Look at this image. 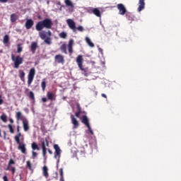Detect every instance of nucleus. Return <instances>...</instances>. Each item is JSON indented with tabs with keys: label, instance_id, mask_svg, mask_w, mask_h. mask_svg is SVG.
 <instances>
[{
	"label": "nucleus",
	"instance_id": "obj_52",
	"mask_svg": "<svg viewBox=\"0 0 181 181\" xmlns=\"http://www.w3.org/2000/svg\"><path fill=\"white\" fill-rule=\"evenodd\" d=\"M4 139H6V132L4 131Z\"/></svg>",
	"mask_w": 181,
	"mask_h": 181
},
{
	"label": "nucleus",
	"instance_id": "obj_10",
	"mask_svg": "<svg viewBox=\"0 0 181 181\" xmlns=\"http://www.w3.org/2000/svg\"><path fill=\"white\" fill-rule=\"evenodd\" d=\"M16 162L13 160V159L11 158L8 163V165L7 167V168L6 169V170H11L13 175L15 174L16 173V167H11L12 165H15Z\"/></svg>",
	"mask_w": 181,
	"mask_h": 181
},
{
	"label": "nucleus",
	"instance_id": "obj_19",
	"mask_svg": "<svg viewBox=\"0 0 181 181\" xmlns=\"http://www.w3.org/2000/svg\"><path fill=\"white\" fill-rule=\"evenodd\" d=\"M47 96L48 100L51 101L56 100V95L50 91L47 92Z\"/></svg>",
	"mask_w": 181,
	"mask_h": 181
},
{
	"label": "nucleus",
	"instance_id": "obj_2",
	"mask_svg": "<svg viewBox=\"0 0 181 181\" xmlns=\"http://www.w3.org/2000/svg\"><path fill=\"white\" fill-rule=\"evenodd\" d=\"M11 59L14 62V68L15 69H18L19 66L23 64V58L21 57L20 55L15 56L13 54L11 55Z\"/></svg>",
	"mask_w": 181,
	"mask_h": 181
},
{
	"label": "nucleus",
	"instance_id": "obj_8",
	"mask_svg": "<svg viewBox=\"0 0 181 181\" xmlns=\"http://www.w3.org/2000/svg\"><path fill=\"white\" fill-rule=\"evenodd\" d=\"M66 24L69 26V29L72 30L74 33H76V23L72 19L66 20Z\"/></svg>",
	"mask_w": 181,
	"mask_h": 181
},
{
	"label": "nucleus",
	"instance_id": "obj_25",
	"mask_svg": "<svg viewBox=\"0 0 181 181\" xmlns=\"http://www.w3.org/2000/svg\"><path fill=\"white\" fill-rule=\"evenodd\" d=\"M42 148L43 156L45 157L47 155V148H46L45 141H42Z\"/></svg>",
	"mask_w": 181,
	"mask_h": 181
},
{
	"label": "nucleus",
	"instance_id": "obj_9",
	"mask_svg": "<svg viewBox=\"0 0 181 181\" xmlns=\"http://www.w3.org/2000/svg\"><path fill=\"white\" fill-rule=\"evenodd\" d=\"M54 149H55V153L54 155V157H55V158H58V163H59L62 150L60 149L58 144H54Z\"/></svg>",
	"mask_w": 181,
	"mask_h": 181
},
{
	"label": "nucleus",
	"instance_id": "obj_42",
	"mask_svg": "<svg viewBox=\"0 0 181 181\" xmlns=\"http://www.w3.org/2000/svg\"><path fill=\"white\" fill-rule=\"evenodd\" d=\"M9 1V0H0L1 4H6Z\"/></svg>",
	"mask_w": 181,
	"mask_h": 181
},
{
	"label": "nucleus",
	"instance_id": "obj_44",
	"mask_svg": "<svg viewBox=\"0 0 181 181\" xmlns=\"http://www.w3.org/2000/svg\"><path fill=\"white\" fill-rule=\"evenodd\" d=\"M45 146L49 147V141L47 140V139H45Z\"/></svg>",
	"mask_w": 181,
	"mask_h": 181
},
{
	"label": "nucleus",
	"instance_id": "obj_5",
	"mask_svg": "<svg viewBox=\"0 0 181 181\" xmlns=\"http://www.w3.org/2000/svg\"><path fill=\"white\" fill-rule=\"evenodd\" d=\"M117 8L119 11V15L124 16L127 13V8L122 4H118L117 5Z\"/></svg>",
	"mask_w": 181,
	"mask_h": 181
},
{
	"label": "nucleus",
	"instance_id": "obj_40",
	"mask_svg": "<svg viewBox=\"0 0 181 181\" xmlns=\"http://www.w3.org/2000/svg\"><path fill=\"white\" fill-rule=\"evenodd\" d=\"M76 30H78V31H79V32H83L84 31V28L81 25L76 28Z\"/></svg>",
	"mask_w": 181,
	"mask_h": 181
},
{
	"label": "nucleus",
	"instance_id": "obj_51",
	"mask_svg": "<svg viewBox=\"0 0 181 181\" xmlns=\"http://www.w3.org/2000/svg\"><path fill=\"white\" fill-rule=\"evenodd\" d=\"M10 122H11V124H13V122H14L13 119H10Z\"/></svg>",
	"mask_w": 181,
	"mask_h": 181
},
{
	"label": "nucleus",
	"instance_id": "obj_38",
	"mask_svg": "<svg viewBox=\"0 0 181 181\" xmlns=\"http://www.w3.org/2000/svg\"><path fill=\"white\" fill-rule=\"evenodd\" d=\"M1 120H2L4 122L6 123V122H7V116H6V115H2L1 116Z\"/></svg>",
	"mask_w": 181,
	"mask_h": 181
},
{
	"label": "nucleus",
	"instance_id": "obj_45",
	"mask_svg": "<svg viewBox=\"0 0 181 181\" xmlns=\"http://www.w3.org/2000/svg\"><path fill=\"white\" fill-rule=\"evenodd\" d=\"M37 156V152H35V151H33V158H35L36 156Z\"/></svg>",
	"mask_w": 181,
	"mask_h": 181
},
{
	"label": "nucleus",
	"instance_id": "obj_4",
	"mask_svg": "<svg viewBox=\"0 0 181 181\" xmlns=\"http://www.w3.org/2000/svg\"><path fill=\"white\" fill-rule=\"evenodd\" d=\"M35 68H31L29 72V74L28 76V87L30 86L31 83H33L35 75Z\"/></svg>",
	"mask_w": 181,
	"mask_h": 181
},
{
	"label": "nucleus",
	"instance_id": "obj_36",
	"mask_svg": "<svg viewBox=\"0 0 181 181\" xmlns=\"http://www.w3.org/2000/svg\"><path fill=\"white\" fill-rule=\"evenodd\" d=\"M27 168L30 170H33L32 163H31L30 160H27Z\"/></svg>",
	"mask_w": 181,
	"mask_h": 181
},
{
	"label": "nucleus",
	"instance_id": "obj_55",
	"mask_svg": "<svg viewBox=\"0 0 181 181\" xmlns=\"http://www.w3.org/2000/svg\"><path fill=\"white\" fill-rule=\"evenodd\" d=\"M126 16L127 17V16H128V14H126Z\"/></svg>",
	"mask_w": 181,
	"mask_h": 181
},
{
	"label": "nucleus",
	"instance_id": "obj_20",
	"mask_svg": "<svg viewBox=\"0 0 181 181\" xmlns=\"http://www.w3.org/2000/svg\"><path fill=\"white\" fill-rule=\"evenodd\" d=\"M93 15L98 18H101L100 11L98 8H93Z\"/></svg>",
	"mask_w": 181,
	"mask_h": 181
},
{
	"label": "nucleus",
	"instance_id": "obj_34",
	"mask_svg": "<svg viewBox=\"0 0 181 181\" xmlns=\"http://www.w3.org/2000/svg\"><path fill=\"white\" fill-rule=\"evenodd\" d=\"M25 73L23 71H20V78L21 79V81H24V78H25Z\"/></svg>",
	"mask_w": 181,
	"mask_h": 181
},
{
	"label": "nucleus",
	"instance_id": "obj_3",
	"mask_svg": "<svg viewBox=\"0 0 181 181\" xmlns=\"http://www.w3.org/2000/svg\"><path fill=\"white\" fill-rule=\"evenodd\" d=\"M81 122H82V124H85V126L88 127V130H89V133H90V134L92 135H94V132L89 124V119L86 115H83L82 117H81Z\"/></svg>",
	"mask_w": 181,
	"mask_h": 181
},
{
	"label": "nucleus",
	"instance_id": "obj_6",
	"mask_svg": "<svg viewBox=\"0 0 181 181\" xmlns=\"http://www.w3.org/2000/svg\"><path fill=\"white\" fill-rule=\"evenodd\" d=\"M83 55H78V57H76V64H78V67H79V69L82 71H86V69L83 67Z\"/></svg>",
	"mask_w": 181,
	"mask_h": 181
},
{
	"label": "nucleus",
	"instance_id": "obj_13",
	"mask_svg": "<svg viewBox=\"0 0 181 181\" xmlns=\"http://www.w3.org/2000/svg\"><path fill=\"white\" fill-rule=\"evenodd\" d=\"M23 127L24 132H27L30 129L29 121L27 119H23Z\"/></svg>",
	"mask_w": 181,
	"mask_h": 181
},
{
	"label": "nucleus",
	"instance_id": "obj_33",
	"mask_svg": "<svg viewBox=\"0 0 181 181\" xmlns=\"http://www.w3.org/2000/svg\"><path fill=\"white\" fill-rule=\"evenodd\" d=\"M59 37L61 39H66L67 37V33L66 32H61L59 33Z\"/></svg>",
	"mask_w": 181,
	"mask_h": 181
},
{
	"label": "nucleus",
	"instance_id": "obj_17",
	"mask_svg": "<svg viewBox=\"0 0 181 181\" xmlns=\"http://www.w3.org/2000/svg\"><path fill=\"white\" fill-rule=\"evenodd\" d=\"M71 120L72 121V124H74V129H77L79 126V122L74 115H71Z\"/></svg>",
	"mask_w": 181,
	"mask_h": 181
},
{
	"label": "nucleus",
	"instance_id": "obj_35",
	"mask_svg": "<svg viewBox=\"0 0 181 181\" xmlns=\"http://www.w3.org/2000/svg\"><path fill=\"white\" fill-rule=\"evenodd\" d=\"M29 97L34 102L35 101V94H34V93L33 91H30Z\"/></svg>",
	"mask_w": 181,
	"mask_h": 181
},
{
	"label": "nucleus",
	"instance_id": "obj_50",
	"mask_svg": "<svg viewBox=\"0 0 181 181\" xmlns=\"http://www.w3.org/2000/svg\"><path fill=\"white\" fill-rule=\"evenodd\" d=\"M37 18H38L39 20H42V16H41L40 15H39V16H37Z\"/></svg>",
	"mask_w": 181,
	"mask_h": 181
},
{
	"label": "nucleus",
	"instance_id": "obj_48",
	"mask_svg": "<svg viewBox=\"0 0 181 181\" xmlns=\"http://www.w3.org/2000/svg\"><path fill=\"white\" fill-rule=\"evenodd\" d=\"M101 96L104 98H107V95L105 93H102Z\"/></svg>",
	"mask_w": 181,
	"mask_h": 181
},
{
	"label": "nucleus",
	"instance_id": "obj_41",
	"mask_svg": "<svg viewBox=\"0 0 181 181\" xmlns=\"http://www.w3.org/2000/svg\"><path fill=\"white\" fill-rule=\"evenodd\" d=\"M93 8H88V13H89V14H93Z\"/></svg>",
	"mask_w": 181,
	"mask_h": 181
},
{
	"label": "nucleus",
	"instance_id": "obj_30",
	"mask_svg": "<svg viewBox=\"0 0 181 181\" xmlns=\"http://www.w3.org/2000/svg\"><path fill=\"white\" fill-rule=\"evenodd\" d=\"M41 86H42V90L45 91L46 86H47V83H46V79L45 78L42 79Z\"/></svg>",
	"mask_w": 181,
	"mask_h": 181
},
{
	"label": "nucleus",
	"instance_id": "obj_18",
	"mask_svg": "<svg viewBox=\"0 0 181 181\" xmlns=\"http://www.w3.org/2000/svg\"><path fill=\"white\" fill-rule=\"evenodd\" d=\"M17 132L18 134L15 136V141L16 142H19V139H21V137H23V135L21 132H20V126H17Z\"/></svg>",
	"mask_w": 181,
	"mask_h": 181
},
{
	"label": "nucleus",
	"instance_id": "obj_43",
	"mask_svg": "<svg viewBox=\"0 0 181 181\" xmlns=\"http://www.w3.org/2000/svg\"><path fill=\"white\" fill-rule=\"evenodd\" d=\"M3 103H4V100L2 99L1 95H0V105H3Z\"/></svg>",
	"mask_w": 181,
	"mask_h": 181
},
{
	"label": "nucleus",
	"instance_id": "obj_14",
	"mask_svg": "<svg viewBox=\"0 0 181 181\" xmlns=\"http://www.w3.org/2000/svg\"><path fill=\"white\" fill-rule=\"evenodd\" d=\"M33 25H34V21L31 18L28 19L25 25L26 29L30 30Z\"/></svg>",
	"mask_w": 181,
	"mask_h": 181
},
{
	"label": "nucleus",
	"instance_id": "obj_21",
	"mask_svg": "<svg viewBox=\"0 0 181 181\" xmlns=\"http://www.w3.org/2000/svg\"><path fill=\"white\" fill-rule=\"evenodd\" d=\"M16 119L18 121L22 120L23 122V119H26V118L23 117L21 112L19 111L16 112Z\"/></svg>",
	"mask_w": 181,
	"mask_h": 181
},
{
	"label": "nucleus",
	"instance_id": "obj_7",
	"mask_svg": "<svg viewBox=\"0 0 181 181\" xmlns=\"http://www.w3.org/2000/svg\"><path fill=\"white\" fill-rule=\"evenodd\" d=\"M16 143L18 144V150L21 151V153L23 154L26 153V145L24 142H21V139H19V141H16Z\"/></svg>",
	"mask_w": 181,
	"mask_h": 181
},
{
	"label": "nucleus",
	"instance_id": "obj_32",
	"mask_svg": "<svg viewBox=\"0 0 181 181\" xmlns=\"http://www.w3.org/2000/svg\"><path fill=\"white\" fill-rule=\"evenodd\" d=\"M59 175H61L59 181H64L63 168H59Z\"/></svg>",
	"mask_w": 181,
	"mask_h": 181
},
{
	"label": "nucleus",
	"instance_id": "obj_26",
	"mask_svg": "<svg viewBox=\"0 0 181 181\" xmlns=\"http://www.w3.org/2000/svg\"><path fill=\"white\" fill-rule=\"evenodd\" d=\"M18 20V16L16 13H12L11 15V21L15 23Z\"/></svg>",
	"mask_w": 181,
	"mask_h": 181
},
{
	"label": "nucleus",
	"instance_id": "obj_23",
	"mask_svg": "<svg viewBox=\"0 0 181 181\" xmlns=\"http://www.w3.org/2000/svg\"><path fill=\"white\" fill-rule=\"evenodd\" d=\"M59 49H61V52H62V53L67 54V50H66V44H62V45H61V47H59Z\"/></svg>",
	"mask_w": 181,
	"mask_h": 181
},
{
	"label": "nucleus",
	"instance_id": "obj_27",
	"mask_svg": "<svg viewBox=\"0 0 181 181\" xmlns=\"http://www.w3.org/2000/svg\"><path fill=\"white\" fill-rule=\"evenodd\" d=\"M65 5L68 7L74 8V6L71 0H65Z\"/></svg>",
	"mask_w": 181,
	"mask_h": 181
},
{
	"label": "nucleus",
	"instance_id": "obj_47",
	"mask_svg": "<svg viewBox=\"0 0 181 181\" xmlns=\"http://www.w3.org/2000/svg\"><path fill=\"white\" fill-rule=\"evenodd\" d=\"M3 179H4V181H8V177H6V175H4Z\"/></svg>",
	"mask_w": 181,
	"mask_h": 181
},
{
	"label": "nucleus",
	"instance_id": "obj_16",
	"mask_svg": "<svg viewBox=\"0 0 181 181\" xmlns=\"http://www.w3.org/2000/svg\"><path fill=\"white\" fill-rule=\"evenodd\" d=\"M74 45V40L71 39L69 40V43H68V52L72 54L73 52H74V50H73V46Z\"/></svg>",
	"mask_w": 181,
	"mask_h": 181
},
{
	"label": "nucleus",
	"instance_id": "obj_31",
	"mask_svg": "<svg viewBox=\"0 0 181 181\" xmlns=\"http://www.w3.org/2000/svg\"><path fill=\"white\" fill-rule=\"evenodd\" d=\"M32 148L33 151L40 150L39 146L36 144V142L32 143Z\"/></svg>",
	"mask_w": 181,
	"mask_h": 181
},
{
	"label": "nucleus",
	"instance_id": "obj_22",
	"mask_svg": "<svg viewBox=\"0 0 181 181\" xmlns=\"http://www.w3.org/2000/svg\"><path fill=\"white\" fill-rule=\"evenodd\" d=\"M43 175L47 179L49 177L48 168L47 165H44L43 168Z\"/></svg>",
	"mask_w": 181,
	"mask_h": 181
},
{
	"label": "nucleus",
	"instance_id": "obj_15",
	"mask_svg": "<svg viewBox=\"0 0 181 181\" xmlns=\"http://www.w3.org/2000/svg\"><path fill=\"white\" fill-rule=\"evenodd\" d=\"M38 48V45L37 42H33L30 47V52L34 54H35L36 49Z\"/></svg>",
	"mask_w": 181,
	"mask_h": 181
},
{
	"label": "nucleus",
	"instance_id": "obj_11",
	"mask_svg": "<svg viewBox=\"0 0 181 181\" xmlns=\"http://www.w3.org/2000/svg\"><path fill=\"white\" fill-rule=\"evenodd\" d=\"M55 62L58 63V64H61L62 65L64 64L65 62V59L64 57L62 54H57L55 55Z\"/></svg>",
	"mask_w": 181,
	"mask_h": 181
},
{
	"label": "nucleus",
	"instance_id": "obj_28",
	"mask_svg": "<svg viewBox=\"0 0 181 181\" xmlns=\"http://www.w3.org/2000/svg\"><path fill=\"white\" fill-rule=\"evenodd\" d=\"M9 36L8 35H4V44L6 45H8L9 43Z\"/></svg>",
	"mask_w": 181,
	"mask_h": 181
},
{
	"label": "nucleus",
	"instance_id": "obj_37",
	"mask_svg": "<svg viewBox=\"0 0 181 181\" xmlns=\"http://www.w3.org/2000/svg\"><path fill=\"white\" fill-rule=\"evenodd\" d=\"M8 127L9 129V131L11 134H14V129L12 124H8Z\"/></svg>",
	"mask_w": 181,
	"mask_h": 181
},
{
	"label": "nucleus",
	"instance_id": "obj_12",
	"mask_svg": "<svg viewBox=\"0 0 181 181\" xmlns=\"http://www.w3.org/2000/svg\"><path fill=\"white\" fill-rule=\"evenodd\" d=\"M145 1L146 0H139L138 8H137L138 12H141L143 10L145 9V6H146Z\"/></svg>",
	"mask_w": 181,
	"mask_h": 181
},
{
	"label": "nucleus",
	"instance_id": "obj_24",
	"mask_svg": "<svg viewBox=\"0 0 181 181\" xmlns=\"http://www.w3.org/2000/svg\"><path fill=\"white\" fill-rule=\"evenodd\" d=\"M85 40L86 41V43H88V45H89V47L92 48L95 47V45L91 42L90 39L88 37H86L85 38Z\"/></svg>",
	"mask_w": 181,
	"mask_h": 181
},
{
	"label": "nucleus",
	"instance_id": "obj_46",
	"mask_svg": "<svg viewBox=\"0 0 181 181\" xmlns=\"http://www.w3.org/2000/svg\"><path fill=\"white\" fill-rule=\"evenodd\" d=\"M42 101L43 103H47V98H42Z\"/></svg>",
	"mask_w": 181,
	"mask_h": 181
},
{
	"label": "nucleus",
	"instance_id": "obj_49",
	"mask_svg": "<svg viewBox=\"0 0 181 181\" xmlns=\"http://www.w3.org/2000/svg\"><path fill=\"white\" fill-rule=\"evenodd\" d=\"M48 152H49V155H52V150H50L49 148L48 149Z\"/></svg>",
	"mask_w": 181,
	"mask_h": 181
},
{
	"label": "nucleus",
	"instance_id": "obj_54",
	"mask_svg": "<svg viewBox=\"0 0 181 181\" xmlns=\"http://www.w3.org/2000/svg\"><path fill=\"white\" fill-rule=\"evenodd\" d=\"M28 90H29V89H28V88H26L25 91L28 92Z\"/></svg>",
	"mask_w": 181,
	"mask_h": 181
},
{
	"label": "nucleus",
	"instance_id": "obj_53",
	"mask_svg": "<svg viewBox=\"0 0 181 181\" xmlns=\"http://www.w3.org/2000/svg\"><path fill=\"white\" fill-rule=\"evenodd\" d=\"M0 137H2L1 133V129H0Z\"/></svg>",
	"mask_w": 181,
	"mask_h": 181
},
{
	"label": "nucleus",
	"instance_id": "obj_29",
	"mask_svg": "<svg viewBox=\"0 0 181 181\" xmlns=\"http://www.w3.org/2000/svg\"><path fill=\"white\" fill-rule=\"evenodd\" d=\"M81 114V107L78 105V112H75V116L80 118V115Z\"/></svg>",
	"mask_w": 181,
	"mask_h": 181
},
{
	"label": "nucleus",
	"instance_id": "obj_1",
	"mask_svg": "<svg viewBox=\"0 0 181 181\" xmlns=\"http://www.w3.org/2000/svg\"><path fill=\"white\" fill-rule=\"evenodd\" d=\"M53 26V22L50 18H45L39 21L36 25L35 29L39 33L40 37L45 40V43L47 45H52V32L50 30H43L44 29L51 30Z\"/></svg>",
	"mask_w": 181,
	"mask_h": 181
},
{
	"label": "nucleus",
	"instance_id": "obj_39",
	"mask_svg": "<svg viewBox=\"0 0 181 181\" xmlns=\"http://www.w3.org/2000/svg\"><path fill=\"white\" fill-rule=\"evenodd\" d=\"M23 52V47H21V44H18V50H17V52L18 54L21 53Z\"/></svg>",
	"mask_w": 181,
	"mask_h": 181
}]
</instances>
